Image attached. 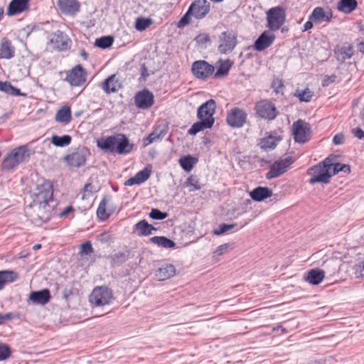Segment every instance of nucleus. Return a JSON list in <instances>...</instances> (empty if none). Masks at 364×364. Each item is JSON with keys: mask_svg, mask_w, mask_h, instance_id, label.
I'll return each instance as SVG.
<instances>
[{"mask_svg": "<svg viewBox=\"0 0 364 364\" xmlns=\"http://www.w3.org/2000/svg\"><path fill=\"white\" fill-rule=\"evenodd\" d=\"M11 355L9 346L4 343H0V360H4Z\"/></svg>", "mask_w": 364, "mask_h": 364, "instance_id": "nucleus-52", "label": "nucleus"}, {"mask_svg": "<svg viewBox=\"0 0 364 364\" xmlns=\"http://www.w3.org/2000/svg\"><path fill=\"white\" fill-rule=\"evenodd\" d=\"M166 132L161 129H155L144 141V146H147L153 142L161 141L165 136Z\"/></svg>", "mask_w": 364, "mask_h": 364, "instance_id": "nucleus-40", "label": "nucleus"}, {"mask_svg": "<svg viewBox=\"0 0 364 364\" xmlns=\"http://www.w3.org/2000/svg\"><path fill=\"white\" fill-rule=\"evenodd\" d=\"M53 186L49 181H44L38 185L36 191L32 193L31 203L49 204L53 201Z\"/></svg>", "mask_w": 364, "mask_h": 364, "instance_id": "nucleus-3", "label": "nucleus"}, {"mask_svg": "<svg viewBox=\"0 0 364 364\" xmlns=\"http://www.w3.org/2000/svg\"><path fill=\"white\" fill-rule=\"evenodd\" d=\"M97 188L95 187L92 183H86L83 188L82 198L90 196L94 193L97 191Z\"/></svg>", "mask_w": 364, "mask_h": 364, "instance_id": "nucleus-56", "label": "nucleus"}, {"mask_svg": "<svg viewBox=\"0 0 364 364\" xmlns=\"http://www.w3.org/2000/svg\"><path fill=\"white\" fill-rule=\"evenodd\" d=\"M332 18V13L330 10H324L322 7H316L311 15L309 17V19L311 21H314V22L321 23V22H329Z\"/></svg>", "mask_w": 364, "mask_h": 364, "instance_id": "nucleus-24", "label": "nucleus"}, {"mask_svg": "<svg viewBox=\"0 0 364 364\" xmlns=\"http://www.w3.org/2000/svg\"><path fill=\"white\" fill-rule=\"evenodd\" d=\"M15 48L6 38H3L0 43V58L11 59L14 56Z\"/></svg>", "mask_w": 364, "mask_h": 364, "instance_id": "nucleus-28", "label": "nucleus"}, {"mask_svg": "<svg viewBox=\"0 0 364 364\" xmlns=\"http://www.w3.org/2000/svg\"><path fill=\"white\" fill-rule=\"evenodd\" d=\"M321 166H325L326 168L329 170V171L331 170V168H333L334 164H332L331 160L329 158H326L323 161L319 163Z\"/></svg>", "mask_w": 364, "mask_h": 364, "instance_id": "nucleus-64", "label": "nucleus"}, {"mask_svg": "<svg viewBox=\"0 0 364 364\" xmlns=\"http://www.w3.org/2000/svg\"><path fill=\"white\" fill-rule=\"evenodd\" d=\"M57 5L63 14L70 16L76 14L80 8L77 0H58Z\"/></svg>", "mask_w": 364, "mask_h": 364, "instance_id": "nucleus-20", "label": "nucleus"}, {"mask_svg": "<svg viewBox=\"0 0 364 364\" xmlns=\"http://www.w3.org/2000/svg\"><path fill=\"white\" fill-rule=\"evenodd\" d=\"M87 78V72L80 65H75L67 72L65 80L72 86H80Z\"/></svg>", "mask_w": 364, "mask_h": 364, "instance_id": "nucleus-14", "label": "nucleus"}, {"mask_svg": "<svg viewBox=\"0 0 364 364\" xmlns=\"http://www.w3.org/2000/svg\"><path fill=\"white\" fill-rule=\"evenodd\" d=\"M215 102L213 100H209L202 104L198 109L197 117L200 120L209 121L213 125V114L215 112Z\"/></svg>", "mask_w": 364, "mask_h": 364, "instance_id": "nucleus-15", "label": "nucleus"}, {"mask_svg": "<svg viewBox=\"0 0 364 364\" xmlns=\"http://www.w3.org/2000/svg\"><path fill=\"white\" fill-rule=\"evenodd\" d=\"M71 136L69 135L57 136L53 135L51 137V143L58 147H63L69 145L71 142Z\"/></svg>", "mask_w": 364, "mask_h": 364, "instance_id": "nucleus-42", "label": "nucleus"}, {"mask_svg": "<svg viewBox=\"0 0 364 364\" xmlns=\"http://www.w3.org/2000/svg\"><path fill=\"white\" fill-rule=\"evenodd\" d=\"M250 196L253 200L259 202L271 197L272 196V191L267 187L259 186L253 189L250 193Z\"/></svg>", "mask_w": 364, "mask_h": 364, "instance_id": "nucleus-31", "label": "nucleus"}, {"mask_svg": "<svg viewBox=\"0 0 364 364\" xmlns=\"http://www.w3.org/2000/svg\"><path fill=\"white\" fill-rule=\"evenodd\" d=\"M151 23V19L140 17L136 19L135 28L139 31H143L150 26Z\"/></svg>", "mask_w": 364, "mask_h": 364, "instance_id": "nucleus-47", "label": "nucleus"}, {"mask_svg": "<svg viewBox=\"0 0 364 364\" xmlns=\"http://www.w3.org/2000/svg\"><path fill=\"white\" fill-rule=\"evenodd\" d=\"M29 299L35 304L44 305L50 301V291L45 289L41 291H33L30 294Z\"/></svg>", "mask_w": 364, "mask_h": 364, "instance_id": "nucleus-30", "label": "nucleus"}, {"mask_svg": "<svg viewBox=\"0 0 364 364\" xmlns=\"http://www.w3.org/2000/svg\"><path fill=\"white\" fill-rule=\"evenodd\" d=\"M154 95L149 90L144 89L138 92L134 97V102L137 107L146 109L151 107L154 104Z\"/></svg>", "mask_w": 364, "mask_h": 364, "instance_id": "nucleus-17", "label": "nucleus"}, {"mask_svg": "<svg viewBox=\"0 0 364 364\" xmlns=\"http://www.w3.org/2000/svg\"><path fill=\"white\" fill-rule=\"evenodd\" d=\"M149 217L154 220H164L167 217V213L153 208L149 213Z\"/></svg>", "mask_w": 364, "mask_h": 364, "instance_id": "nucleus-54", "label": "nucleus"}, {"mask_svg": "<svg viewBox=\"0 0 364 364\" xmlns=\"http://www.w3.org/2000/svg\"><path fill=\"white\" fill-rule=\"evenodd\" d=\"M151 167L146 166L144 169L139 171L133 177L129 178L124 182L125 186L140 185L145 182L151 176Z\"/></svg>", "mask_w": 364, "mask_h": 364, "instance_id": "nucleus-23", "label": "nucleus"}, {"mask_svg": "<svg viewBox=\"0 0 364 364\" xmlns=\"http://www.w3.org/2000/svg\"><path fill=\"white\" fill-rule=\"evenodd\" d=\"M90 152L86 147L82 146L75 149L65 157L67 164L73 167L79 168L85 165Z\"/></svg>", "mask_w": 364, "mask_h": 364, "instance_id": "nucleus-11", "label": "nucleus"}, {"mask_svg": "<svg viewBox=\"0 0 364 364\" xmlns=\"http://www.w3.org/2000/svg\"><path fill=\"white\" fill-rule=\"evenodd\" d=\"M10 153L21 164L27 160L33 154V151H31L28 145H22L14 149Z\"/></svg>", "mask_w": 364, "mask_h": 364, "instance_id": "nucleus-29", "label": "nucleus"}, {"mask_svg": "<svg viewBox=\"0 0 364 364\" xmlns=\"http://www.w3.org/2000/svg\"><path fill=\"white\" fill-rule=\"evenodd\" d=\"M97 146L105 152L127 155L132 151L134 145L124 134H116L97 139Z\"/></svg>", "mask_w": 364, "mask_h": 364, "instance_id": "nucleus-1", "label": "nucleus"}, {"mask_svg": "<svg viewBox=\"0 0 364 364\" xmlns=\"http://www.w3.org/2000/svg\"><path fill=\"white\" fill-rule=\"evenodd\" d=\"M291 156L275 161L270 166L269 171L266 173L267 179L277 178L287 171L290 166L294 163Z\"/></svg>", "mask_w": 364, "mask_h": 364, "instance_id": "nucleus-10", "label": "nucleus"}, {"mask_svg": "<svg viewBox=\"0 0 364 364\" xmlns=\"http://www.w3.org/2000/svg\"><path fill=\"white\" fill-rule=\"evenodd\" d=\"M260 147L264 150L273 149L277 146L276 137L269 136L263 138L260 141Z\"/></svg>", "mask_w": 364, "mask_h": 364, "instance_id": "nucleus-44", "label": "nucleus"}, {"mask_svg": "<svg viewBox=\"0 0 364 364\" xmlns=\"http://www.w3.org/2000/svg\"><path fill=\"white\" fill-rule=\"evenodd\" d=\"M133 230L139 236H147L151 234L152 230H156L155 228L149 224L145 220H142L135 224Z\"/></svg>", "mask_w": 364, "mask_h": 364, "instance_id": "nucleus-32", "label": "nucleus"}, {"mask_svg": "<svg viewBox=\"0 0 364 364\" xmlns=\"http://www.w3.org/2000/svg\"><path fill=\"white\" fill-rule=\"evenodd\" d=\"M220 67L214 74L216 78L228 75L230 69L232 65V62L230 60H220Z\"/></svg>", "mask_w": 364, "mask_h": 364, "instance_id": "nucleus-39", "label": "nucleus"}, {"mask_svg": "<svg viewBox=\"0 0 364 364\" xmlns=\"http://www.w3.org/2000/svg\"><path fill=\"white\" fill-rule=\"evenodd\" d=\"M339 172H344L348 173L350 172V166L348 164H342L340 163L334 164L333 173H331V174L335 175Z\"/></svg>", "mask_w": 364, "mask_h": 364, "instance_id": "nucleus-51", "label": "nucleus"}, {"mask_svg": "<svg viewBox=\"0 0 364 364\" xmlns=\"http://www.w3.org/2000/svg\"><path fill=\"white\" fill-rule=\"evenodd\" d=\"M355 274L357 278L364 277V261L354 266Z\"/></svg>", "mask_w": 364, "mask_h": 364, "instance_id": "nucleus-58", "label": "nucleus"}, {"mask_svg": "<svg viewBox=\"0 0 364 364\" xmlns=\"http://www.w3.org/2000/svg\"><path fill=\"white\" fill-rule=\"evenodd\" d=\"M345 141V136L342 133H338L333 136V142L335 145L343 144Z\"/></svg>", "mask_w": 364, "mask_h": 364, "instance_id": "nucleus-61", "label": "nucleus"}, {"mask_svg": "<svg viewBox=\"0 0 364 364\" xmlns=\"http://www.w3.org/2000/svg\"><path fill=\"white\" fill-rule=\"evenodd\" d=\"M215 67L205 60H196L191 65L192 74L198 80H208L213 75Z\"/></svg>", "mask_w": 364, "mask_h": 364, "instance_id": "nucleus-8", "label": "nucleus"}, {"mask_svg": "<svg viewBox=\"0 0 364 364\" xmlns=\"http://www.w3.org/2000/svg\"><path fill=\"white\" fill-rule=\"evenodd\" d=\"M176 274V268L171 264H161L154 272V278L157 281H165L173 277Z\"/></svg>", "mask_w": 364, "mask_h": 364, "instance_id": "nucleus-22", "label": "nucleus"}, {"mask_svg": "<svg viewBox=\"0 0 364 364\" xmlns=\"http://www.w3.org/2000/svg\"><path fill=\"white\" fill-rule=\"evenodd\" d=\"M247 114L241 108L234 107L226 114V122L232 128H241L247 122Z\"/></svg>", "mask_w": 364, "mask_h": 364, "instance_id": "nucleus-13", "label": "nucleus"}, {"mask_svg": "<svg viewBox=\"0 0 364 364\" xmlns=\"http://www.w3.org/2000/svg\"><path fill=\"white\" fill-rule=\"evenodd\" d=\"M295 96L297 97L301 102H308L313 97V92L309 88H306L301 91L296 90Z\"/></svg>", "mask_w": 364, "mask_h": 364, "instance_id": "nucleus-48", "label": "nucleus"}, {"mask_svg": "<svg viewBox=\"0 0 364 364\" xmlns=\"http://www.w3.org/2000/svg\"><path fill=\"white\" fill-rule=\"evenodd\" d=\"M112 299V290L103 287L95 288L90 296V301L96 306L109 304Z\"/></svg>", "mask_w": 364, "mask_h": 364, "instance_id": "nucleus-9", "label": "nucleus"}, {"mask_svg": "<svg viewBox=\"0 0 364 364\" xmlns=\"http://www.w3.org/2000/svg\"><path fill=\"white\" fill-rule=\"evenodd\" d=\"M19 164L18 159H16L11 153H9L4 156L2 161L1 168L3 170L10 171L16 168Z\"/></svg>", "mask_w": 364, "mask_h": 364, "instance_id": "nucleus-37", "label": "nucleus"}, {"mask_svg": "<svg viewBox=\"0 0 364 364\" xmlns=\"http://www.w3.org/2000/svg\"><path fill=\"white\" fill-rule=\"evenodd\" d=\"M53 209L48 203H31L26 208V214L33 223L41 225L48 222L51 216Z\"/></svg>", "mask_w": 364, "mask_h": 364, "instance_id": "nucleus-2", "label": "nucleus"}, {"mask_svg": "<svg viewBox=\"0 0 364 364\" xmlns=\"http://www.w3.org/2000/svg\"><path fill=\"white\" fill-rule=\"evenodd\" d=\"M194 40L198 46L205 48L208 43H210L209 34L205 33L198 34Z\"/></svg>", "mask_w": 364, "mask_h": 364, "instance_id": "nucleus-50", "label": "nucleus"}, {"mask_svg": "<svg viewBox=\"0 0 364 364\" xmlns=\"http://www.w3.org/2000/svg\"><path fill=\"white\" fill-rule=\"evenodd\" d=\"M272 88L277 94L283 93L284 84L281 79H274L272 82Z\"/></svg>", "mask_w": 364, "mask_h": 364, "instance_id": "nucleus-53", "label": "nucleus"}, {"mask_svg": "<svg viewBox=\"0 0 364 364\" xmlns=\"http://www.w3.org/2000/svg\"><path fill=\"white\" fill-rule=\"evenodd\" d=\"M237 43V36L232 31H223L218 37V50L221 54H229L234 50Z\"/></svg>", "mask_w": 364, "mask_h": 364, "instance_id": "nucleus-6", "label": "nucleus"}, {"mask_svg": "<svg viewBox=\"0 0 364 364\" xmlns=\"http://www.w3.org/2000/svg\"><path fill=\"white\" fill-rule=\"evenodd\" d=\"M357 5L355 0H340L337 7L340 11L350 14L356 9Z\"/></svg>", "mask_w": 364, "mask_h": 364, "instance_id": "nucleus-36", "label": "nucleus"}, {"mask_svg": "<svg viewBox=\"0 0 364 364\" xmlns=\"http://www.w3.org/2000/svg\"><path fill=\"white\" fill-rule=\"evenodd\" d=\"M55 120L62 124H68L71 120V111L68 106H63L55 114Z\"/></svg>", "mask_w": 364, "mask_h": 364, "instance_id": "nucleus-33", "label": "nucleus"}, {"mask_svg": "<svg viewBox=\"0 0 364 364\" xmlns=\"http://www.w3.org/2000/svg\"><path fill=\"white\" fill-rule=\"evenodd\" d=\"M12 85L9 82H2L0 81V90L6 92V94H10L12 90Z\"/></svg>", "mask_w": 364, "mask_h": 364, "instance_id": "nucleus-59", "label": "nucleus"}, {"mask_svg": "<svg viewBox=\"0 0 364 364\" xmlns=\"http://www.w3.org/2000/svg\"><path fill=\"white\" fill-rule=\"evenodd\" d=\"M191 16L197 19L204 18L210 11V4L206 0H196L189 7Z\"/></svg>", "mask_w": 364, "mask_h": 364, "instance_id": "nucleus-16", "label": "nucleus"}, {"mask_svg": "<svg viewBox=\"0 0 364 364\" xmlns=\"http://www.w3.org/2000/svg\"><path fill=\"white\" fill-rule=\"evenodd\" d=\"M325 277L323 270L316 268L307 271L304 275V279L312 285L319 284Z\"/></svg>", "mask_w": 364, "mask_h": 364, "instance_id": "nucleus-25", "label": "nucleus"}, {"mask_svg": "<svg viewBox=\"0 0 364 364\" xmlns=\"http://www.w3.org/2000/svg\"><path fill=\"white\" fill-rule=\"evenodd\" d=\"M237 226V225L236 223H233V224L223 223V224H220L217 229L214 230L213 232L216 235H221L224 233L228 232V231H230L231 230L236 228Z\"/></svg>", "mask_w": 364, "mask_h": 364, "instance_id": "nucleus-49", "label": "nucleus"}, {"mask_svg": "<svg viewBox=\"0 0 364 364\" xmlns=\"http://www.w3.org/2000/svg\"><path fill=\"white\" fill-rule=\"evenodd\" d=\"M150 242L164 248H174L176 243L164 236H154L149 239Z\"/></svg>", "mask_w": 364, "mask_h": 364, "instance_id": "nucleus-34", "label": "nucleus"}, {"mask_svg": "<svg viewBox=\"0 0 364 364\" xmlns=\"http://www.w3.org/2000/svg\"><path fill=\"white\" fill-rule=\"evenodd\" d=\"M334 53L336 59L343 63L353 56L354 53L353 46L349 43H343L336 46L334 48Z\"/></svg>", "mask_w": 364, "mask_h": 364, "instance_id": "nucleus-18", "label": "nucleus"}, {"mask_svg": "<svg viewBox=\"0 0 364 364\" xmlns=\"http://www.w3.org/2000/svg\"><path fill=\"white\" fill-rule=\"evenodd\" d=\"M228 245L227 244L220 245L214 251V255L216 256H220V255H223L225 252H226L228 251Z\"/></svg>", "mask_w": 364, "mask_h": 364, "instance_id": "nucleus-63", "label": "nucleus"}, {"mask_svg": "<svg viewBox=\"0 0 364 364\" xmlns=\"http://www.w3.org/2000/svg\"><path fill=\"white\" fill-rule=\"evenodd\" d=\"M213 126L209 121L205 122L204 120H200L191 126V127L188 131V134L190 135H196L198 132L206 129H210Z\"/></svg>", "mask_w": 364, "mask_h": 364, "instance_id": "nucleus-38", "label": "nucleus"}, {"mask_svg": "<svg viewBox=\"0 0 364 364\" xmlns=\"http://www.w3.org/2000/svg\"><path fill=\"white\" fill-rule=\"evenodd\" d=\"M198 162V159L190 155L181 157L179 159L180 166L186 171H191L194 165Z\"/></svg>", "mask_w": 364, "mask_h": 364, "instance_id": "nucleus-41", "label": "nucleus"}, {"mask_svg": "<svg viewBox=\"0 0 364 364\" xmlns=\"http://www.w3.org/2000/svg\"><path fill=\"white\" fill-rule=\"evenodd\" d=\"M16 279V274L13 271L2 270L0 271V291L5 285L14 282Z\"/></svg>", "mask_w": 364, "mask_h": 364, "instance_id": "nucleus-35", "label": "nucleus"}, {"mask_svg": "<svg viewBox=\"0 0 364 364\" xmlns=\"http://www.w3.org/2000/svg\"><path fill=\"white\" fill-rule=\"evenodd\" d=\"M292 134L296 142L299 144L307 142L311 136L309 124L302 119L294 122L292 124Z\"/></svg>", "mask_w": 364, "mask_h": 364, "instance_id": "nucleus-7", "label": "nucleus"}, {"mask_svg": "<svg viewBox=\"0 0 364 364\" xmlns=\"http://www.w3.org/2000/svg\"><path fill=\"white\" fill-rule=\"evenodd\" d=\"M286 13L280 6L270 9L267 13V27L272 31H277L284 23Z\"/></svg>", "mask_w": 364, "mask_h": 364, "instance_id": "nucleus-4", "label": "nucleus"}, {"mask_svg": "<svg viewBox=\"0 0 364 364\" xmlns=\"http://www.w3.org/2000/svg\"><path fill=\"white\" fill-rule=\"evenodd\" d=\"M351 133L355 138L358 139H364V132L360 127H356L351 129Z\"/></svg>", "mask_w": 364, "mask_h": 364, "instance_id": "nucleus-62", "label": "nucleus"}, {"mask_svg": "<svg viewBox=\"0 0 364 364\" xmlns=\"http://www.w3.org/2000/svg\"><path fill=\"white\" fill-rule=\"evenodd\" d=\"M191 12H189V9L188 11L184 14V16L180 19V21L177 23V26L178 28H183L191 22Z\"/></svg>", "mask_w": 364, "mask_h": 364, "instance_id": "nucleus-57", "label": "nucleus"}, {"mask_svg": "<svg viewBox=\"0 0 364 364\" xmlns=\"http://www.w3.org/2000/svg\"><path fill=\"white\" fill-rule=\"evenodd\" d=\"M94 252L92 243L90 241L85 242L81 245L80 253L82 255H90Z\"/></svg>", "mask_w": 364, "mask_h": 364, "instance_id": "nucleus-55", "label": "nucleus"}, {"mask_svg": "<svg viewBox=\"0 0 364 364\" xmlns=\"http://www.w3.org/2000/svg\"><path fill=\"white\" fill-rule=\"evenodd\" d=\"M101 87L106 94H110L117 92L122 86L116 75H111L103 82Z\"/></svg>", "mask_w": 364, "mask_h": 364, "instance_id": "nucleus-27", "label": "nucleus"}, {"mask_svg": "<svg viewBox=\"0 0 364 364\" xmlns=\"http://www.w3.org/2000/svg\"><path fill=\"white\" fill-rule=\"evenodd\" d=\"M50 42L53 48L59 50H65L69 48V39L63 32L57 31L52 33Z\"/></svg>", "mask_w": 364, "mask_h": 364, "instance_id": "nucleus-21", "label": "nucleus"}, {"mask_svg": "<svg viewBox=\"0 0 364 364\" xmlns=\"http://www.w3.org/2000/svg\"><path fill=\"white\" fill-rule=\"evenodd\" d=\"M114 42L113 37L110 36H103L95 40V45L100 48L105 49L109 48Z\"/></svg>", "mask_w": 364, "mask_h": 364, "instance_id": "nucleus-46", "label": "nucleus"}, {"mask_svg": "<svg viewBox=\"0 0 364 364\" xmlns=\"http://www.w3.org/2000/svg\"><path fill=\"white\" fill-rule=\"evenodd\" d=\"M29 0H12L7 10L8 16H14L28 9Z\"/></svg>", "mask_w": 364, "mask_h": 364, "instance_id": "nucleus-26", "label": "nucleus"}, {"mask_svg": "<svg viewBox=\"0 0 364 364\" xmlns=\"http://www.w3.org/2000/svg\"><path fill=\"white\" fill-rule=\"evenodd\" d=\"M184 186L188 188L190 192L200 190L202 187L196 176H190L185 181Z\"/></svg>", "mask_w": 364, "mask_h": 364, "instance_id": "nucleus-43", "label": "nucleus"}, {"mask_svg": "<svg viewBox=\"0 0 364 364\" xmlns=\"http://www.w3.org/2000/svg\"><path fill=\"white\" fill-rule=\"evenodd\" d=\"M255 109L259 117L269 121L274 119L279 114L275 105L269 100H262L257 102L255 104Z\"/></svg>", "mask_w": 364, "mask_h": 364, "instance_id": "nucleus-5", "label": "nucleus"}, {"mask_svg": "<svg viewBox=\"0 0 364 364\" xmlns=\"http://www.w3.org/2000/svg\"><path fill=\"white\" fill-rule=\"evenodd\" d=\"M307 173L311 176L309 180V183L311 185L316 183H328L333 176L325 166L319 164L309 168Z\"/></svg>", "mask_w": 364, "mask_h": 364, "instance_id": "nucleus-12", "label": "nucleus"}, {"mask_svg": "<svg viewBox=\"0 0 364 364\" xmlns=\"http://www.w3.org/2000/svg\"><path fill=\"white\" fill-rule=\"evenodd\" d=\"M275 36L269 31H264L255 41L254 49L257 51H262L269 48L274 41Z\"/></svg>", "mask_w": 364, "mask_h": 364, "instance_id": "nucleus-19", "label": "nucleus"}, {"mask_svg": "<svg viewBox=\"0 0 364 364\" xmlns=\"http://www.w3.org/2000/svg\"><path fill=\"white\" fill-rule=\"evenodd\" d=\"M106 205V198H104L100 203L97 210V216L100 220H105L110 215V213L107 212Z\"/></svg>", "mask_w": 364, "mask_h": 364, "instance_id": "nucleus-45", "label": "nucleus"}, {"mask_svg": "<svg viewBox=\"0 0 364 364\" xmlns=\"http://www.w3.org/2000/svg\"><path fill=\"white\" fill-rule=\"evenodd\" d=\"M15 318V315L11 313L0 314V325L3 324L5 321L12 320Z\"/></svg>", "mask_w": 364, "mask_h": 364, "instance_id": "nucleus-60", "label": "nucleus"}]
</instances>
